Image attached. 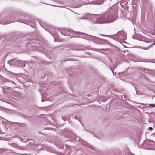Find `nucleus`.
<instances>
[{
	"mask_svg": "<svg viewBox=\"0 0 155 155\" xmlns=\"http://www.w3.org/2000/svg\"><path fill=\"white\" fill-rule=\"evenodd\" d=\"M81 6V4H80L79 5H75L74 6V7L75 8H78Z\"/></svg>",
	"mask_w": 155,
	"mask_h": 155,
	"instance_id": "obj_19",
	"label": "nucleus"
},
{
	"mask_svg": "<svg viewBox=\"0 0 155 155\" xmlns=\"http://www.w3.org/2000/svg\"><path fill=\"white\" fill-rule=\"evenodd\" d=\"M25 147H18V148H19V149H21V150H24L25 149Z\"/></svg>",
	"mask_w": 155,
	"mask_h": 155,
	"instance_id": "obj_22",
	"label": "nucleus"
},
{
	"mask_svg": "<svg viewBox=\"0 0 155 155\" xmlns=\"http://www.w3.org/2000/svg\"><path fill=\"white\" fill-rule=\"evenodd\" d=\"M19 21L26 24L29 25L32 24H35L36 22L34 18L30 16H25V15L20 16Z\"/></svg>",
	"mask_w": 155,
	"mask_h": 155,
	"instance_id": "obj_3",
	"label": "nucleus"
},
{
	"mask_svg": "<svg viewBox=\"0 0 155 155\" xmlns=\"http://www.w3.org/2000/svg\"><path fill=\"white\" fill-rule=\"evenodd\" d=\"M61 33L63 35H65V33L64 32H61Z\"/></svg>",
	"mask_w": 155,
	"mask_h": 155,
	"instance_id": "obj_32",
	"label": "nucleus"
},
{
	"mask_svg": "<svg viewBox=\"0 0 155 155\" xmlns=\"http://www.w3.org/2000/svg\"><path fill=\"white\" fill-rule=\"evenodd\" d=\"M114 35V39L119 42L124 41L127 38L126 33L122 31H119Z\"/></svg>",
	"mask_w": 155,
	"mask_h": 155,
	"instance_id": "obj_5",
	"label": "nucleus"
},
{
	"mask_svg": "<svg viewBox=\"0 0 155 155\" xmlns=\"http://www.w3.org/2000/svg\"><path fill=\"white\" fill-rule=\"evenodd\" d=\"M110 0V1H111V0Z\"/></svg>",
	"mask_w": 155,
	"mask_h": 155,
	"instance_id": "obj_39",
	"label": "nucleus"
},
{
	"mask_svg": "<svg viewBox=\"0 0 155 155\" xmlns=\"http://www.w3.org/2000/svg\"><path fill=\"white\" fill-rule=\"evenodd\" d=\"M143 70V71L145 73H146L148 72V70L147 69H144Z\"/></svg>",
	"mask_w": 155,
	"mask_h": 155,
	"instance_id": "obj_24",
	"label": "nucleus"
},
{
	"mask_svg": "<svg viewBox=\"0 0 155 155\" xmlns=\"http://www.w3.org/2000/svg\"><path fill=\"white\" fill-rule=\"evenodd\" d=\"M137 5L135 2H133V8L134 10H136L137 8Z\"/></svg>",
	"mask_w": 155,
	"mask_h": 155,
	"instance_id": "obj_17",
	"label": "nucleus"
},
{
	"mask_svg": "<svg viewBox=\"0 0 155 155\" xmlns=\"http://www.w3.org/2000/svg\"><path fill=\"white\" fill-rule=\"evenodd\" d=\"M38 22L40 25L43 28L45 29L46 31H47L49 32L51 31V30L48 29V28H50V25L47 24L45 22L41 20L38 21Z\"/></svg>",
	"mask_w": 155,
	"mask_h": 155,
	"instance_id": "obj_8",
	"label": "nucleus"
},
{
	"mask_svg": "<svg viewBox=\"0 0 155 155\" xmlns=\"http://www.w3.org/2000/svg\"><path fill=\"white\" fill-rule=\"evenodd\" d=\"M149 142H150V143H153V144L155 145V143H154L153 141L151 140H149Z\"/></svg>",
	"mask_w": 155,
	"mask_h": 155,
	"instance_id": "obj_23",
	"label": "nucleus"
},
{
	"mask_svg": "<svg viewBox=\"0 0 155 155\" xmlns=\"http://www.w3.org/2000/svg\"><path fill=\"white\" fill-rule=\"evenodd\" d=\"M68 135V138L72 139L75 140L76 141H79L80 142H82V144L85 146L86 147H88L91 149H92L93 147L92 146L88 144L85 141H84L83 140L81 139L78 137L76 136L75 134L72 132H70L69 134Z\"/></svg>",
	"mask_w": 155,
	"mask_h": 155,
	"instance_id": "obj_4",
	"label": "nucleus"
},
{
	"mask_svg": "<svg viewBox=\"0 0 155 155\" xmlns=\"http://www.w3.org/2000/svg\"><path fill=\"white\" fill-rule=\"evenodd\" d=\"M35 46V45H32V47H33V46H34H34Z\"/></svg>",
	"mask_w": 155,
	"mask_h": 155,
	"instance_id": "obj_37",
	"label": "nucleus"
},
{
	"mask_svg": "<svg viewBox=\"0 0 155 155\" xmlns=\"http://www.w3.org/2000/svg\"><path fill=\"white\" fill-rule=\"evenodd\" d=\"M8 144L16 148H18V147H19V146H17L16 144L15 143H12L11 144L9 143Z\"/></svg>",
	"mask_w": 155,
	"mask_h": 155,
	"instance_id": "obj_14",
	"label": "nucleus"
},
{
	"mask_svg": "<svg viewBox=\"0 0 155 155\" xmlns=\"http://www.w3.org/2000/svg\"><path fill=\"white\" fill-rule=\"evenodd\" d=\"M140 41L146 43H149L152 42V40L144 37L142 38Z\"/></svg>",
	"mask_w": 155,
	"mask_h": 155,
	"instance_id": "obj_10",
	"label": "nucleus"
},
{
	"mask_svg": "<svg viewBox=\"0 0 155 155\" xmlns=\"http://www.w3.org/2000/svg\"><path fill=\"white\" fill-rule=\"evenodd\" d=\"M147 107H149L150 106L152 107H155V104H148V105L147 106Z\"/></svg>",
	"mask_w": 155,
	"mask_h": 155,
	"instance_id": "obj_16",
	"label": "nucleus"
},
{
	"mask_svg": "<svg viewBox=\"0 0 155 155\" xmlns=\"http://www.w3.org/2000/svg\"><path fill=\"white\" fill-rule=\"evenodd\" d=\"M70 31V30H69V29H68L67 30V31H68V32H69Z\"/></svg>",
	"mask_w": 155,
	"mask_h": 155,
	"instance_id": "obj_33",
	"label": "nucleus"
},
{
	"mask_svg": "<svg viewBox=\"0 0 155 155\" xmlns=\"http://www.w3.org/2000/svg\"><path fill=\"white\" fill-rule=\"evenodd\" d=\"M102 35L103 36H108V35Z\"/></svg>",
	"mask_w": 155,
	"mask_h": 155,
	"instance_id": "obj_31",
	"label": "nucleus"
},
{
	"mask_svg": "<svg viewBox=\"0 0 155 155\" xmlns=\"http://www.w3.org/2000/svg\"><path fill=\"white\" fill-rule=\"evenodd\" d=\"M42 101V102H43V100L42 99V101Z\"/></svg>",
	"mask_w": 155,
	"mask_h": 155,
	"instance_id": "obj_38",
	"label": "nucleus"
},
{
	"mask_svg": "<svg viewBox=\"0 0 155 155\" xmlns=\"http://www.w3.org/2000/svg\"><path fill=\"white\" fill-rule=\"evenodd\" d=\"M81 50H85L86 49V48H81L80 49Z\"/></svg>",
	"mask_w": 155,
	"mask_h": 155,
	"instance_id": "obj_29",
	"label": "nucleus"
},
{
	"mask_svg": "<svg viewBox=\"0 0 155 155\" xmlns=\"http://www.w3.org/2000/svg\"><path fill=\"white\" fill-rule=\"evenodd\" d=\"M154 45H155V42L154 43H152L151 45H149V46L148 47H141V48L145 50H148Z\"/></svg>",
	"mask_w": 155,
	"mask_h": 155,
	"instance_id": "obj_11",
	"label": "nucleus"
},
{
	"mask_svg": "<svg viewBox=\"0 0 155 155\" xmlns=\"http://www.w3.org/2000/svg\"><path fill=\"white\" fill-rule=\"evenodd\" d=\"M17 13L15 12L10 13L6 18H2L0 20V23L4 24H7L10 23L14 22L15 20L18 18ZM2 17L0 15V18Z\"/></svg>",
	"mask_w": 155,
	"mask_h": 155,
	"instance_id": "obj_2",
	"label": "nucleus"
},
{
	"mask_svg": "<svg viewBox=\"0 0 155 155\" xmlns=\"http://www.w3.org/2000/svg\"><path fill=\"white\" fill-rule=\"evenodd\" d=\"M5 149L3 148H0V154L2 153L5 152Z\"/></svg>",
	"mask_w": 155,
	"mask_h": 155,
	"instance_id": "obj_18",
	"label": "nucleus"
},
{
	"mask_svg": "<svg viewBox=\"0 0 155 155\" xmlns=\"http://www.w3.org/2000/svg\"><path fill=\"white\" fill-rule=\"evenodd\" d=\"M151 149L153 150H155V147L153 146L152 147H151Z\"/></svg>",
	"mask_w": 155,
	"mask_h": 155,
	"instance_id": "obj_28",
	"label": "nucleus"
},
{
	"mask_svg": "<svg viewBox=\"0 0 155 155\" xmlns=\"http://www.w3.org/2000/svg\"><path fill=\"white\" fill-rule=\"evenodd\" d=\"M117 7L113 5L104 13L101 15L92 14L89 13L83 15L80 17V19H87L95 23H105L113 22L117 19Z\"/></svg>",
	"mask_w": 155,
	"mask_h": 155,
	"instance_id": "obj_1",
	"label": "nucleus"
},
{
	"mask_svg": "<svg viewBox=\"0 0 155 155\" xmlns=\"http://www.w3.org/2000/svg\"><path fill=\"white\" fill-rule=\"evenodd\" d=\"M136 94L137 95H139L140 94V92L139 91H136Z\"/></svg>",
	"mask_w": 155,
	"mask_h": 155,
	"instance_id": "obj_27",
	"label": "nucleus"
},
{
	"mask_svg": "<svg viewBox=\"0 0 155 155\" xmlns=\"http://www.w3.org/2000/svg\"><path fill=\"white\" fill-rule=\"evenodd\" d=\"M126 73H126V72H124L123 73V74H126Z\"/></svg>",
	"mask_w": 155,
	"mask_h": 155,
	"instance_id": "obj_35",
	"label": "nucleus"
},
{
	"mask_svg": "<svg viewBox=\"0 0 155 155\" xmlns=\"http://www.w3.org/2000/svg\"><path fill=\"white\" fill-rule=\"evenodd\" d=\"M13 94L14 96L16 97L20 96L21 95V94L20 93L15 91H13Z\"/></svg>",
	"mask_w": 155,
	"mask_h": 155,
	"instance_id": "obj_12",
	"label": "nucleus"
},
{
	"mask_svg": "<svg viewBox=\"0 0 155 155\" xmlns=\"http://www.w3.org/2000/svg\"><path fill=\"white\" fill-rule=\"evenodd\" d=\"M96 50H100L101 51H104V49H94Z\"/></svg>",
	"mask_w": 155,
	"mask_h": 155,
	"instance_id": "obj_26",
	"label": "nucleus"
},
{
	"mask_svg": "<svg viewBox=\"0 0 155 155\" xmlns=\"http://www.w3.org/2000/svg\"><path fill=\"white\" fill-rule=\"evenodd\" d=\"M15 125H17L18 126L22 127L24 125V124L21 123H15Z\"/></svg>",
	"mask_w": 155,
	"mask_h": 155,
	"instance_id": "obj_13",
	"label": "nucleus"
},
{
	"mask_svg": "<svg viewBox=\"0 0 155 155\" xmlns=\"http://www.w3.org/2000/svg\"><path fill=\"white\" fill-rule=\"evenodd\" d=\"M75 60H74V59L71 58H67L64 59L63 61L64 62H66L68 61H75Z\"/></svg>",
	"mask_w": 155,
	"mask_h": 155,
	"instance_id": "obj_15",
	"label": "nucleus"
},
{
	"mask_svg": "<svg viewBox=\"0 0 155 155\" xmlns=\"http://www.w3.org/2000/svg\"><path fill=\"white\" fill-rule=\"evenodd\" d=\"M148 129H149L150 130H151L153 129V128L151 127H150L148 128Z\"/></svg>",
	"mask_w": 155,
	"mask_h": 155,
	"instance_id": "obj_30",
	"label": "nucleus"
},
{
	"mask_svg": "<svg viewBox=\"0 0 155 155\" xmlns=\"http://www.w3.org/2000/svg\"><path fill=\"white\" fill-rule=\"evenodd\" d=\"M111 71H112V72L113 73V75H114V73L113 72V70L112 69H111Z\"/></svg>",
	"mask_w": 155,
	"mask_h": 155,
	"instance_id": "obj_34",
	"label": "nucleus"
},
{
	"mask_svg": "<svg viewBox=\"0 0 155 155\" xmlns=\"http://www.w3.org/2000/svg\"><path fill=\"white\" fill-rule=\"evenodd\" d=\"M89 38L92 41L98 44H104L107 43V41L106 40L101 39L95 36H90Z\"/></svg>",
	"mask_w": 155,
	"mask_h": 155,
	"instance_id": "obj_7",
	"label": "nucleus"
},
{
	"mask_svg": "<svg viewBox=\"0 0 155 155\" xmlns=\"http://www.w3.org/2000/svg\"><path fill=\"white\" fill-rule=\"evenodd\" d=\"M61 118H62V120L64 121H66L67 119V118L66 117H62Z\"/></svg>",
	"mask_w": 155,
	"mask_h": 155,
	"instance_id": "obj_20",
	"label": "nucleus"
},
{
	"mask_svg": "<svg viewBox=\"0 0 155 155\" xmlns=\"http://www.w3.org/2000/svg\"><path fill=\"white\" fill-rule=\"evenodd\" d=\"M8 80V81L9 82H11V83H12L14 84H15V83L14 82V81L12 80Z\"/></svg>",
	"mask_w": 155,
	"mask_h": 155,
	"instance_id": "obj_25",
	"label": "nucleus"
},
{
	"mask_svg": "<svg viewBox=\"0 0 155 155\" xmlns=\"http://www.w3.org/2000/svg\"><path fill=\"white\" fill-rule=\"evenodd\" d=\"M74 118L75 119L77 120L80 121V118L79 117H78V116H76L74 117Z\"/></svg>",
	"mask_w": 155,
	"mask_h": 155,
	"instance_id": "obj_21",
	"label": "nucleus"
},
{
	"mask_svg": "<svg viewBox=\"0 0 155 155\" xmlns=\"http://www.w3.org/2000/svg\"><path fill=\"white\" fill-rule=\"evenodd\" d=\"M8 63L9 64L10 66L15 65L19 67H23L25 65V63L24 62H23L20 60H15L14 59H11L9 60Z\"/></svg>",
	"mask_w": 155,
	"mask_h": 155,
	"instance_id": "obj_6",
	"label": "nucleus"
},
{
	"mask_svg": "<svg viewBox=\"0 0 155 155\" xmlns=\"http://www.w3.org/2000/svg\"><path fill=\"white\" fill-rule=\"evenodd\" d=\"M140 94H144V93H141Z\"/></svg>",
	"mask_w": 155,
	"mask_h": 155,
	"instance_id": "obj_36",
	"label": "nucleus"
},
{
	"mask_svg": "<svg viewBox=\"0 0 155 155\" xmlns=\"http://www.w3.org/2000/svg\"><path fill=\"white\" fill-rule=\"evenodd\" d=\"M51 28H50V27L49 28H48V29H50L51 30V31L50 32H49L53 36L54 35H57V33L58 32V31H56V29L55 28H53L52 29V27H51Z\"/></svg>",
	"mask_w": 155,
	"mask_h": 155,
	"instance_id": "obj_9",
	"label": "nucleus"
}]
</instances>
